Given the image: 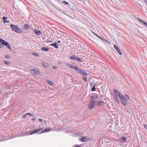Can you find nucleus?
Returning a JSON list of instances; mask_svg holds the SVG:
<instances>
[{
    "label": "nucleus",
    "instance_id": "6ab92c4d",
    "mask_svg": "<svg viewBox=\"0 0 147 147\" xmlns=\"http://www.w3.org/2000/svg\"><path fill=\"white\" fill-rule=\"evenodd\" d=\"M114 97V100L116 103H119V101L117 96H115Z\"/></svg>",
    "mask_w": 147,
    "mask_h": 147
},
{
    "label": "nucleus",
    "instance_id": "58836bf2",
    "mask_svg": "<svg viewBox=\"0 0 147 147\" xmlns=\"http://www.w3.org/2000/svg\"><path fill=\"white\" fill-rule=\"evenodd\" d=\"M38 121H40L41 122H42V119H38Z\"/></svg>",
    "mask_w": 147,
    "mask_h": 147
},
{
    "label": "nucleus",
    "instance_id": "4468645a",
    "mask_svg": "<svg viewBox=\"0 0 147 147\" xmlns=\"http://www.w3.org/2000/svg\"><path fill=\"white\" fill-rule=\"evenodd\" d=\"M35 31H34V32L35 34L37 35H40L41 34L42 32L40 30H36V29H34Z\"/></svg>",
    "mask_w": 147,
    "mask_h": 147
},
{
    "label": "nucleus",
    "instance_id": "f8f14e48",
    "mask_svg": "<svg viewBox=\"0 0 147 147\" xmlns=\"http://www.w3.org/2000/svg\"><path fill=\"white\" fill-rule=\"evenodd\" d=\"M31 71H34V74H36L39 75L40 73V72L37 69H33L31 70Z\"/></svg>",
    "mask_w": 147,
    "mask_h": 147
},
{
    "label": "nucleus",
    "instance_id": "9d476101",
    "mask_svg": "<svg viewBox=\"0 0 147 147\" xmlns=\"http://www.w3.org/2000/svg\"><path fill=\"white\" fill-rule=\"evenodd\" d=\"M137 20L138 21H139L142 24H143L144 26L147 28V22H145L144 20L139 18H137Z\"/></svg>",
    "mask_w": 147,
    "mask_h": 147
},
{
    "label": "nucleus",
    "instance_id": "ea45409f",
    "mask_svg": "<svg viewBox=\"0 0 147 147\" xmlns=\"http://www.w3.org/2000/svg\"><path fill=\"white\" fill-rule=\"evenodd\" d=\"M75 147H80V146L79 145H76L75 146Z\"/></svg>",
    "mask_w": 147,
    "mask_h": 147
},
{
    "label": "nucleus",
    "instance_id": "f3484780",
    "mask_svg": "<svg viewBox=\"0 0 147 147\" xmlns=\"http://www.w3.org/2000/svg\"><path fill=\"white\" fill-rule=\"evenodd\" d=\"M70 67L72 69H76V70L78 69V67L73 65L71 64V66H70Z\"/></svg>",
    "mask_w": 147,
    "mask_h": 147
},
{
    "label": "nucleus",
    "instance_id": "4c0bfd02",
    "mask_svg": "<svg viewBox=\"0 0 147 147\" xmlns=\"http://www.w3.org/2000/svg\"><path fill=\"white\" fill-rule=\"evenodd\" d=\"M144 127L146 128V129H147V125H146V124H144Z\"/></svg>",
    "mask_w": 147,
    "mask_h": 147
},
{
    "label": "nucleus",
    "instance_id": "5701e85b",
    "mask_svg": "<svg viewBox=\"0 0 147 147\" xmlns=\"http://www.w3.org/2000/svg\"><path fill=\"white\" fill-rule=\"evenodd\" d=\"M4 63H5V64L7 65H10V64H11V63L10 62L7 61H4Z\"/></svg>",
    "mask_w": 147,
    "mask_h": 147
},
{
    "label": "nucleus",
    "instance_id": "2f4dec72",
    "mask_svg": "<svg viewBox=\"0 0 147 147\" xmlns=\"http://www.w3.org/2000/svg\"><path fill=\"white\" fill-rule=\"evenodd\" d=\"M26 115H29L31 116H33V115H32V114L30 113H27L26 114Z\"/></svg>",
    "mask_w": 147,
    "mask_h": 147
},
{
    "label": "nucleus",
    "instance_id": "cd10ccee",
    "mask_svg": "<svg viewBox=\"0 0 147 147\" xmlns=\"http://www.w3.org/2000/svg\"><path fill=\"white\" fill-rule=\"evenodd\" d=\"M96 89L95 87L93 86V87L91 89L92 91H96Z\"/></svg>",
    "mask_w": 147,
    "mask_h": 147
},
{
    "label": "nucleus",
    "instance_id": "bb28decb",
    "mask_svg": "<svg viewBox=\"0 0 147 147\" xmlns=\"http://www.w3.org/2000/svg\"><path fill=\"white\" fill-rule=\"evenodd\" d=\"M121 139L124 142H125L127 140L126 138L125 137H121Z\"/></svg>",
    "mask_w": 147,
    "mask_h": 147
},
{
    "label": "nucleus",
    "instance_id": "e433bc0d",
    "mask_svg": "<svg viewBox=\"0 0 147 147\" xmlns=\"http://www.w3.org/2000/svg\"><path fill=\"white\" fill-rule=\"evenodd\" d=\"M49 84L51 85H52V84L53 83V82H52L49 81Z\"/></svg>",
    "mask_w": 147,
    "mask_h": 147
},
{
    "label": "nucleus",
    "instance_id": "c03bdc74",
    "mask_svg": "<svg viewBox=\"0 0 147 147\" xmlns=\"http://www.w3.org/2000/svg\"><path fill=\"white\" fill-rule=\"evenodd\" d=\"M3 46V45L2 44H0V48H2Z\"/></svg>",
    "mask_w": 147,
    "mask_h": 147
},
{
    "label": "nucleus",
    "instance_id": "39448f33",
    "mask_svg": "<svg viewBox=\"0 0 147 147\" xmlns=\"http://www.w3.org/2000/svg\"><path fill=\"white\" fill-rule=\"evenodd\" d=\"M70 59H71L76 60L77 61L81 62H82L83 61V59H82L74 55H72L70 57Z\"/></svg>",
    "mask_w": 147,
    "mask_h": 147
},
{
    "label": "nucleus",
    "instance_id": "9b49d317",
    "mask_svg": "<svg viewBox=\"0 0 147 147\" xmlns=\"http://www.w3.org/2000/svg\"><path fill=\"white\" fill-rule=\"evenodd\" d=\"M114 47L115 48V49L117 51L118 53L120 55H121L122 53L120 51V49H119V48H118V47L115 45H114Z\"/></svg>",
    "mask_w": 147,
    "mask_h": 147
},
{
    "label": "nucleus",
    "instance_id": "a19ab883",
    "mask_svg": "<svg viewBox=\"0 0 147 147\" xmlns=\"http://www.w3.org/2000/svg\"><path fill=\"white\" fill-rule=\"evenodd\" d=\"M71 64H69H69H67L66 65H67V66H71Z\"/></svg>",
    "mask_w": 147,
    "mask_h": 147
},
{
    "label": "nucleus",
    "instance_id": "aec40b11",
    "mask_svg": "<svg viewBox=\"0 0 147 147\" xmlns=\"http://www.w3.org/2000/svg\"><path fill=\"white\" fill-rule=\"evenodd\" d=\"M3 19L4 21V23H7L9 22V21L6 20L7 19V17L5 16H3Z\"/></svg>",
    "mask_w": 147,
    "mask_h": 147
},
{
    "label": "nucleus",
    "instance_id": "20e7f679",
    "mask_svg": "<svg viewBox=\"0 0 147 147\" xmlns=\"http://www.w3.org/2000/svg\"><path fill=\"white\" fill-rule=\"evenodd\" d=\"M119 99L124 106H126V105L127 104V99H125L124 96H122Z\"/></svg>",
    "mask_w": 147,
    "mask_h": 147
},
{
    "label": "nucleus",
    "instance_id": "b1692460",
    "mask_svg": "<svg viewBox=\"0 0 147 147\" xmlns=\"http://www.w3.org/2000/svg\"><path fill=\"white\" fill-rule=\"evenodd\" d=\"M43 66L46 67H48L49 66V64L46 63H44L42 64Z\"/></svg>",
    "mask_w": 147,
    "mask_h": 147
},
{
    "label": "nucleus",
    "instance_id": "79ce46f5",
    "mask_svg": "<svg viewBox=\"0 0 147 147\" xmlns=\"http://www.w3.org/2000/svg\"><path fill=\"white\" fill-rule=\"evenodd\" d=\"M95 35L96 36H97V37H98V38H99L100 37V36H99L97 34H95V33H94Z\"/></svg>",
    "mask_w": 147,
    "mask_h": 147
},
{
    "label": "nucleus",
    "instance_id": "412c9836",
    "mask_svg": "<svg viewBox=\"0 0 147 147\" xmlns=\"http://www.w3.org/2000/svg\"><path fill=\"white\" fill-rule=\"evenodd\" d=\"M98 98V96L96 95H94L90 97V98L93 99H95V98Z\"/></svg>",
    "mask_w": 147,
    "mask_h": 147
},
{
    "label": "nucleus",
    "instance_id": "393cba45",
    "mask_svg": "<svg viewBox=\"0 0 147 147\" xmlns=\"http://www.w3.org/2000/svg\"><path fill=\"white\" fill-rule=\"evenodd\" d=\"M125 98V99H127V100H128L129 99V97L128 95L127 94H125V96H124Z\"/></svg>",
    "mask_w": 147,
    "mask_h": 147
},
{
    "label": "nucleus",
    "instance_id": "864d4df0",
    "mask_svg": "<svg viewBox=\"0 0 147 147\" xmlns=\"http://www.w3.org/2000/svg\"><path fill=\"white\" fill-rule=\"evenodd\" d=\"M0 39H1V38H0Z\"/></svg>",
    "mask_w": 147,
    "mask_h": 147
},
{
    "label": "nucleus",
    "instance_id": "1a4fd4ad",
    "mask_svg": "<svg viewBox=\"0 0 147 147\" xmlns=\"http://www.w3.org/2000/svg\"><path fill=\"white\" fill-rule=\"evenodd\" d=\"M42 129V128H40L37 129H36L35 130H33L30 133V135H31L33 134H34L36 133H37L39 132V131H41Z\"/></svg>",
    "mask_w": 147,
    "mask_h": 147
},
{
    "label": "nucleus",
    "instance_id": "8fccbe9b",
    "mask_svg": "<svg viewBox=\"0 0 147 147\" xmlns=\"http://www.w3.org/2000/svg\"><path fill=\"white\" fill-rule=\"evenodd\" d=\"M32 120L33 121H34V120H35V118H32Z\"/></svg>",
    "mask_w": 147,
    "mask_h": 147
},
{
    "label": "nucleus",
    "instance_id": "603ef678",
    "mask_svg": "<svg viewBox=\"0 0 147 147\" xmlns=\"http://www.w3.org/2000/svg\"><path fill=\"white\" fill-rule=\"evenodd\" d=\"M125 106V108L126 109H127V106H126H126Z\"/></svg>",
    "mask_w": 147,
    "mask_h": 147
},
{
    "label": "nucleus",
    "instance_id": "3c124183",
    "mask_svg": "<svg viewBox=\"0 0 147 147\" xmlns=\"http://www.w3.org/2000/svg\"><path fill=\"white\" fill-rule=\"evenodd\" d=\"M66 15H67V16H68L69 17H70V18H71V16H69L68 15H67V14H66Z\"/></svg>",
    "mask_w": 147,
    "mask_h": 147
},
{
    "label": "nucleus",
    "instance_id": "09e8293b",
    "mask_svg": "<svg viewBox=\"0 0 147 147\" xmlns=\"http://www.w3.org/2000/svg\"><path fill=\"white\" fill-rule=\"evenodd\" d=\"M99 38L100 39H101V40H102V38H102L100 36V37H99Z\"/></svg>",
    "mask_w": 147,
    "mask_h": 147
},
{
    "label": "nucleus",
    "instance_id": "a211bd4d",
    "mask_svg": "<svg viewBox=\"0 0 147 147\" xmlns=\"http://www.w3.org/2000/svg\"><path fill=\"white\" fill-rule=\"evenodd\" d=\"M88 139L87 138H86V137L84 136L82 137V138L81 139V140L83 142H86L88 140Z\"/></svg>",
    "mask_w": 147,
    "mask_h": 147
},
{
    "label": "nucleus",
    "instance_id": "c756f323",
    "mask_svg": "<svg viewBox=\"0 0 147 147\" xmlns=\"http://www.w3.org/2000/svg\"><path fill=\"white\" fill-rule=\"evenodd\" d=\"M32 54L35 56H38V53H36L35 52H33L32 53Z\"/></svg>",
    "mask_w": 147,
    "mask_h": 147
},
{
    "label": "nucleus",
    "instance_id": "37998d69",
    "mask_svg": "<svg viewBox=\"0 0 147 147\" xmlns=\"http://www.w3.org/2000/svg\"><path fill=\"white\" fill-rule=\"evenodd\" d=\"M93 84V83L92 82H91L90 83V85L91 86H92V85Z\"/></svg>",
    "mask_w": 147,
    "mask_h": 147
},
{
    "label": "nucleus",
    "instance_id": "c9c22d12",
    "mask_svg": "<svg viewBox=\"0 0 147 147\" xmlns=\"http://www.w3.org/2000/svg\"><path fill=\"white\" fill-rule=\"evenodd\" d=\"M53 69H56L57 68V67H56V66H53Z\"/></svg>",
    "mask_w": 147,
    "mask_h": 147
},
{
    "label": "nucleus",
    "instance_id": "72a5a7b5",
    "mask_svg": "<svg viewBox=\"0 0 147 147\" xmlns=\"http://www.w3.org/2000/svg\"><path fill=\"white\" fill-rule=\"evenodd\" d=\"M46 133L45 130H44L40 132L39 134H42L43 133Z\"/></svg>",
    "mask_w": 147,
    "mask_h": 147
},
{
    "label": "nucleus",
    "instance_id": "0eeeda50",
    "mask_svg": "<svg viewBox=\"0 0 147 147\" xmlns=\"http://www.w3.org/2000/svg\"><path fill=\"white\" fill-rule=\"evenodd\" d=\"M114 92L116 95V96L119 97V99L123 96L119 91L116 89H114Z\"/></svg>",
    "mask_w": 147,
    "mask_h": 147
},
{
    "label": "nucleus",
    "instance_id": "49530a36",
    "mask_svg": "<svg viewBox=\"0 0 147 147\" xmlns=\"http://www.w3.org/2000/svg\"><path fill=\"white\" fill-rule=\"evenodd\" d=\"M144 2L146 4V5H147V1L146 0H144Z\"/></svg>",
    "mask_w": 147,
    "mask_h": 147
},
{
    "label": "nucleus",
    "instance_id": "c85d7f7f",
    "mask_svg": "<svg viewBox=\"0 0 147 147\" xmlns=\"http://www.w3.org/2000/svg\"><path fill=\"white\" fill-rule=\"evenodd\" d=\"M82 78L86 82L87 81V78L85 76H82Z\"/></svg>",
    "mask_w": 147,
    "mask_h": 147
},
{
    "label": "nucleus",
    "instance_id": "6e6552de",
    "mask_svg": "<svg viewBox=\"0 0 147 147\" xmlns=\"http://www.w3.org/2000/svg\"><path fill=\"white\" fill-rule=\"evenodd\" d=\"M104 102L103 101H95V104L98 107H100L101 105H103Z\"/></svg>",
    "mask_w": 147,
    "mask_h": 147
},
{
    "label": "nucleus",
    "instance_id": "a878e982",
    "mask_svg": "<svg viewBox=\"0 0 147 147\" xmlns=\"http://www.w3.org/2000/svg\"><path fill=\"white\" fill-rule=\"evenodd\" d=\"M45 131L46 132H49V131H51V128H48V129H45Z\"/></svg>",
    "mask_w": 147,
    "mask_h": 147
},
{
    "label": "nucleus",
    "instance_id": "ddd939ff",
    "mask_svg": "<svg viewBox=\"0 0 147 147\" xmlns=\"http://www.w3.org/2000/svg\"><path fill=\"white\" fill-rule=\"evenodd\" d=\"M50 45L51 46H53L56 49H58L59 48L58 46L59 45L58 44H57V42H55L53 43L50 44Z\"/></svg>",
    "mask_w": 147,
    "mask_h": 147
},
{
    "label": "nucleus",
    "instance_id": "f03ea898",
    "mask_svg": "<svg viewBox=\"0 0 147 147\" xmlns=\"http://www.w3.org/2000/svg\"><path fill=\"white\" fill-rule=\"evenodd\" d=\"M0 43L1 44L4 46H6L9 49H11V47L9 44L7 42L2 39L1 38V39H0Z\"/></svg>",
    "mask_w": 147,
    "mask_h": 147
},
{
    "label": "nucleus",
    "instance_id": "a18cd8bd",
    "mask_svg": "<svg viewBox=\"0 0 147 147\" xmlns=\"http://www.w3.org/2000/svg\"><path fill=\"white\" fill-rule=\"evenodd\" d=\"M96 86H97V84H96V83H95V84H94V86H94V87H96Z\"/></svg>",
    "mask_w": 147,
    "mask_h": 147
},
{
    "label": "nucleus",
    "instance_id": "f704fd0d",
    "mask_svg": "<svg viewBox=\"0 0 147 147\" xmlns=\"http://www.w3.org/2000/svg\"><path fill=\"white\" fill-rule=\"evenodd\" d=\"M26 115H26V114L23 115V116H22V117L23 118H25L26 117Z\"/></svg>",
    "mask_w": 147,
    "mask_h": 147
},
{
    "label": "nucleus",
    "instance_id": "f257e3e1",
    "mask_svg": "<svg viewBox=\"0 0 147 147\" xmlns=\"http://www.w3.org/2000/svg\"><path fill=\"white\" fill-rule=\"evenodd\" d=\"M10 26L12 29L15 32L18 33L22 32V30L21 29L19 28L17 26L11 24Z\"/></svg>",
    "mask_w": 147,
    "mask_h": 147
},
{
    "label": "nucleus",
    "instance_id": "7ed1b4c3",
    "mask_svg": "<svg viewBox=\"0 0 147 147\" xmlns=\"http://www.w3.org/2000/svg\"><path fill=\"white\" fill-rule=\"evenodd\" d=\"M95 103V101L93 100H91L90 103L88 105V107L90 109H93L94 107V103Z\"/></svg>",
    "mask_w": 147,
    "mask_h": 147
},
{
    "label": "nucleus",
    "instance_id": "4be33fe9",
    "mask_svg": "<svg viewBox=\"0 0 147 147\" xmlns=\"http://www.w3.org/2000/svg\"><path fill=\"white\" fill-rule=\"evenodd\" d=\"M102 40L105 41V42H106L108 44H110V43L106 39L104 38H102Z\"/></svg>",
    "mask_w": 147,
    "mask_h": 147
},
{
    "label": "nucleus",
    "instance_id": "423d86ee",
    "mask_svg": "<svg viewBox=\"0 0 147 147\" xmlns=\"http://www.w3.org/2000/svg\"><path fill=\"white\" fill-rule=\"evenodd\" d=\"M75 71H76L78 73L82 75H84L86 76H87L88 75V74L86 72L84 71V70H82L80 69L79 68L78 69L76 70Z\"/></svg>",
    "mask_w": 147,
    "mask_h": 147
},
{
    "label": "nucleus",
    "instance_id": "2eb2a0df",
    "mask_svg": "<svg viewBox=\"0 0 147 147\" xmlns=\"http://www.w3.org/2000/svg\"><path fill=\"white\" fill-rule=\"evenodd\" d=\"M24 28L25 30H29L30 27L28 24H26L24 26Z\"/></svg>",
    "mask_w": 147,
    "mask_h": 147
},
{
    "label": "nucleus",
    "instance_id": "7c9ffc66",
    "mask_svg": "<svg viewBox=\"0 0 147 147\" xmlns=\"http://www.w3.org/2000/svg\"><path fill=\"white\" fill-rule=\"evenodd\" d=\"M62 3L64 4H66L67 5L68 4V3L65 1H63Z\"/></svg>",
    "mask_w": 147,
    "mask_h": 147
},
{
    "label": "nucleus",
    "instance_id": "de8ad7c7",
    "mask_svg": "<svg viewBox=\"0 0 147 147\" xmlns=\"http://www.w3.org/2000/svg\"><path fill=\"white\" fill-rule=\"evenodd\" d=\"M57 42V43H60V40H59L58 42Z\"/></svg>",
    "mask_w": 147,
    "mask_h": 147
},
{
    "label": "nucleus",
    "instance_id": "dca6fc26",
    "mask_svg": "<svg viewBox=\"0 0 147 147\" xmlns=\"http://www.w3.org/2000/svg\"><path fill=\"white\" fill-rule=\"evenodd\" d=\"M41 49L42 50L45 51H48L49 50V49L48 48L46 47H42L41 48Z\"/></svg>",
    "mask_w": 147,
    "mask_h": 147
},
{
    "label": "nucleus",
    "instance_id": "473e14b6",
    "mask_svg": "<svg viewBox=\"0 0 147 147\" xmlns=\"http://www.w3.org/2000/svg\"><path fill=\"white\" fill-rule=\"evenodd\" d=\"M5 58L7 59L10 58V56L9 55H7L5 56Z\"/></svg>",
    "mask_w": 147,
    "mask_h": 147
}]
</instances>
